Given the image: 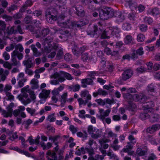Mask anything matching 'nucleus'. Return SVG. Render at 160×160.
I'll return each instance as SVG.
<instances>
[{"label": "nucleus", "mask_w": 160, "mask_h": 160, "mask_svg": "<svg viewBox=\"0 0 160 160\" xmlns=\"http://www.w3.org/2000/svg\"><path fill=\"white\" fill-rule=\"evenodd\" d=\"M124 42L126 44H132L133 43V39L131 35H128L124 38Z\"/></svg>", "instance_id": "nucleus-21"}, {"label": "nucleus", "mask_w": 160, "mask_h": 160, "mask_svg": "<svg viewBox=\"0 0 160 160\" xmlns=\"http://www.w3.org/2000/svg\"><path fill=\"white\" fill-rule=\"evenodd\" d=\"M135 15V14L133 12H131L128 14V17L131 22L135 20L136 17Z\"/></svg>", "instance_id": "nucleus-37"}, {"label": "nucleus", "mask_w": 160, "mask_h": 160, "mask_svg": "<svg viewBox=\"0 0 160 160\" xmlns=\"http://www.w3.org/2000/svg\"><path fill=\"white\" fill-rule=\"evenodd\" d=\"M113 9L111 8L104 6L99 11L100 18L102 20H107L113 17Z\"/></svg>", "instance_id": "nucleus-2"}, {"label": "nucleus", "mask_w": 160, "mask_h": 160, "mask_svg": "<svg viewBox=\"0 0 160 160\" xmlns=\"http://www.w3.org/2000/svg\"><path fill=\"white\" fill-rule=\"evenodd\" d=\"M136 70L138 73H141L146 71L147 69L145 68L144 67L141 66L137 68Z\"/></svg>", "instance_id": "nucleus-42"}, {"label": "nucleus", "mask_w": 160, "mask_h": 160, "mask_svg": "<svg viewBox=\"0 0 160 160\" xmlns=\"http://www.w3.org/2000/svg\"><path fill=\"white\" fill-rule=\"evenodd\" d=\"M17 31L14 30V27H12L9 30H8L7 33L8 35H11L12 34H15Z\"/></svg>", "instance_id": "nucleus-44"}, {"label": "nucleus", "mask_w": 160, "mask_h": 160, "mask_svg": "<svg viewBox=\"0 0 160 160\" xmlns=\"http://www.w3.org/2000/svg\"><path fill=\"white\" fill-rule=\"evenodd\" d=\"M105 52L107 55H111L112 53V50L111 48H109L108 47H106L104 49Z\"/></svg>", "instance_id": "nucleus-58"}, {"label": "nucleus", "mask_w": 160, "mask_h": 160, "mask_svg": "<svg viewBox=\"0 0 160 160\" xmlns=\"http://www.w3.org/2000/svg\"><path fill=\"white\" fill-rule=\"evenodd\" d=\"M27 112L31 114V116H33V114L35 112L36 110L35 109H32L30 108H26Z\"/></svg>", "instance_id": "nucleus-55"}, {"label": "nucleus", "mask_w": 160, "mask_h": 160, "mask_svg": "<svg viewBox=\"0 0 160 160\" xmlns=\"http://www.w3.org/2000/svg\"><path fill=\"white\" fill-rule=\"evenodd\" d=\"M113 36L112 31L111 29L104 31L101 35L102 38H109Z\"/></svg>", "instance_id": "nucleus-14"}, {"label": "nucleus", "mask_w": 160, "mask_h": 160, "mask_svg": "<svg viewBox=\"0 0 160 160\" xmlns=\"http://www.w3.org/2000/svg\"><path fill=\"white\" fill-rule=\"evenodd\" d=\"M136 141L132 142H128V144L126 146V148H124L122 149V151L124 152H128L130 150L132 149L133 147L132 144H134L136 143Z\"/></svg>", "instance_id": "nucleus-19"}, {"label": "nucleus", "mask_w": 160, "mask_h": 160, "mask_svg": "<svg viewBox=\"0 0 160 160\" xmlns=\"http://www.w3.org/2000/svg\"><path fill=\"white\" fill-rule=\"evenodd\" d=\"M34 16H36L37 17L41 16L42 14V11H35L33 12Z\"/></svg>", "instance_id": "nucleus-61"}, {"label": "nucleus", "mask_w": 160, "mask_h": 160, "mask_svg": "<svg viewBox=\"0 0 160 160\" xmlns=\"http://www.w3.org/2000/svg\"><path fill=\"white\" fill-rule=\"evenodd\" d=\"M98 92L99 95L105 96L108 94V92L107 91L103 90L101 88H99L98 90Z\"/></svg>", "instance_id": "nucleus-50"}, {"label": "nucleus", "mask_w": 160, "mask_h": 160, "mask_svg": "<svg viewBox=\"0 0 160 160\" xmlns=\"http://www.w3.org/2000/svg\"><path fill=\"white\" fill-rule=\"evenodd\" d=\"M160 116L157 114H154L149 117L150 121L152 122H158L159 120Z\"/></svg>", "instance_id": "nucleus-20"}, {"label": "nucleus", "mask_w": 160, "mask_h": 160, "mask_svg": "<svg viewBox=\"0 0 160 160\" xmlns=\"http://www.w3.org/2000/svg\"><path fill=\"white\" fill-rule=\"evenodd\" d=\"M18 138V136L17 135V132H15L12 134V136L9 138V139L12 141H13L14 139H16Z\"/></svg>", "instance_id": "nucleus-62"}, {"label": "nucleus", "mask_w": 160, "mask_h": 160, "mask_svg": "<svg viewBox=\"0 0 160 160\" xmlns=\"http://www.w3.org/2000/svg\"><path fill=\"white\" fill-rule=\"evenodd\" d=\"M6 97L8 98L7 100H9L10 101H14V96L12 95L11 93L10 92H6L5 93Z\"/></svg>", "instance_id": "nucleus-41"}, {"label": "nucleus", "mask_w": 160, "mask_h": 160, "mask_svg": "<svg viewBox=\"0 0 160 160\" xmlns=\"http://www.w3.org/2000/svg\"><path fill=\"white\" fill-rule=\"evenodd\" d=\"M123 96L124 98H126L127 100H130L129 101L131 102L133 100V94L132 95L127 92L126 93L123 94Z\"/></svg>", "instance_id": "nucleus-29"}, {"label": "nucleus", "mask_w": 160, "mask_h": 160, "mask_svg": "<svg viewBox=\"0 0 160 160\" xmlns=\"http://www.w3.org/2000/svg\"><path fill=\"white\" fill-rule=\"evenodd\" d=\"M154 106L153 102L150 101L144 103L142 108L144 112H152L154 111V109L152 108Z\"/></svg>", "instance_id": "nucleus-6"}, {"label": "nucleus", "mask_w": 160, "mask_h": 160, "mask_svg": "<svg viewBox=\"0 0 160 160\" xmlns=\"http://www.w3.org/2000/svg\"><path fill=\"white\" fill-rule=\"evenodd\" d=\"M27 79L26 78H23L20 80L18 82V86L20 88L22 87L24 85V83L26 81Z\"/></svg>", "instance_id": "nucleus-46"}, {"label": "nucleus", "mask_w": 160, "mask_h": 160, "mask_svg": "<svg viewBox=\"0 0 160 160\" xmlns=\"http://www.w3.org/2000/svg\"><path fill=\"white\" fill-rule=\"evenodd\" d=\"M43 40H44V43H47L48 45H49V43L52 41L53 38L51 36H48Z\"/></svg>", "instance_id": "nucleus-43"}, {"label": "nucleus", "mask_w": 160, "mask_h": 160, "mask_svg": "<svg viewBox=\"0 0 160 160\" xmlns=\"http://www.w3.org/2000/svg\"><path fill=\"white\" fill-rule=\"evenodd\" d=\"M12 88V87L11 86L7 84L6 85L3 90L5 92V93H6V92H9L8 91L11 89Z\"/></svg>", "instance_id": "nucleus-56"}, {"label": "nucleus", "mask_w": 160, "mask_h": 160, "mask_svg": "<svg viewBox=\"0 0 160 160\" xmlns=\"http://www.w3.org/2000/svg\"><path fill=\"white\" fill-rule=\"evenodd\" d=\"M71 12L74 13L78 16L83 17L85 15V11L82 6H79L78 7L73 6L70 10Z\"/></svg>", "instance_id": "nucleus-4"}, {"label": "nucleus", "mask_w": 160, "mask_h": 160, "mask_svg": "<svg viewBox=\"0 0 160 160\" xmlns=\"http://www.w3.org/2000/svg\"><path fill=\"white\" fill-rule=\"evenodd\" d=\"M148 112H144L143 113H141L139 116V118L142 120H144L149 118L150 116L148 114Z\"/></svg>", "instance_id": "nucleus-27"}, {"label": "nucleus", "mask_w": 160, "mask_h": 160, "mask_svg": "<svg viewBox=\"0 0 160 160\" xmlns=\"http://www.w3.org/2000/svg\"><path fill=\"white\" fill-rule=\"evenodd\" d=\"M60 73L64 77H65L67 79L71 80L73 79L71 74L69 73L63 71H61Z\"/></svg>", "instance_id": "nucleus-35"}, {"label": "nucleus", "mask_w": 160, "mask_h": 160, "mask_svg": "<svg viewBox=\"0 0 160 160\" xmlns=\"http://www.w3.org/2000/svg\"><path fill=\"white\" fill-rule=\"evenodd\" d=\"M133 74L132 70L130 69L125 70L122 74V78L123 81H126L129 79Z\"/></svg>", "instance_id": "nucleus-7"}, {"label": "nucleus", "mask_w": 160, "mask_h": 160, "mask_svg": "<svg viewBox=\"0 0 160 160\" xmlns=\"http://www.w3.org/2000/svg\"><path fill=\"white\" fill-rule=\"evenodd\" d=\"M160 128V125L159 124H155L148 128L146 130V131L147 132L152 133Z\"/></svg>", "instance_id": "nucleus-11"}, {"label": "nucleus", "mask_w": 160, "mask_h": 160, "mask_svg": "<svg viewBox=\"0 0 160 160\" xmlns=\"http://www.w3.org/2000/svg\"><path fill=\"white\" fill-rule=\"evenodd\" d=\"M88 21L85 19H82L78 22L73 20H68L65 22H62L63 25H65L66 28H68V29L72 28L74 27L81 28L83 26L87 24Z\"/></svg>", "instance_id": "nucleus-1"}, {"label": "nucleus", "mask_w": 160, "mask_h": 160, "mask_svg": "<svg viewBox=\"0 0 160 160\" xmlns=\"http://www.w3.org/2000/svg\"><path fill=\"white\" fill-rule=\"evenodd\" d=\"M112 53L111 55L112 56H116L117 57V59H120V56L119 55V52L118 51H115L114 50H113V51H112Z\"/></svg>", "instance_id": "nucleus-51"}, {"label": "nucleus", "mask_w": 160, "mask_h": 160, "mask_svg": "<svg viewBox=\"0 0 160 160\" xmlns=\"http://www.w3.org/2000/svg\"><path fill=\"white\" fill-rule=\"evenodd\" d=\"M85 150H86L89 153V157L92 156L94 154L93 149L91 147L90 148H88L87 147L85 148Z\"/></svg>", "instance_id": "nucleus-33"}, {"label": "nucleus", "mask_w": 160, "mask_h": 160, "mask_svg": "<svg viewBox=\"0 0 160 160\" xmlns=\"http://www.w3.org/2000/svg\"><path fill=\"white\" fill-rule=\"evenodd\" d=\"M28 92L29 93L30 95V98L32 100H34L36 99V96L34 91L28 90Z\"/></svg>", "instance_id": "nucleus-63"}, {"label": "nucleus", "mask_w": 160, "mask_h": 160, "mask_svg": "<svg viewBox=\"0 0 160 160\" xmlns=\"http://www.w3.org/2000/svg\"><path fill=\"white\" fill-rule=\"evenodd\" d=\"M18 7L17 5L13 4L11 5V6L8 8L7 9L9 12H10L12 11L17 9H18Z\"/></svg>", "instance_id": "nucleus-39"}, {"label": "nucleus", "mask_w": 160, "mask_h": 160, "mask_svg": "<svg viewBox=\"0 0 160 160\" xmlns=\"http://www.w3.org/2000/svg\"><path fill=\"white\" fill-rule=\"evenodd\" d=\"M81 96L82 98H86L88 99L91 100V95L89 94V92L88 90L82 91L81 92Z\"/></svg>", "instance_id": "nucleus-22"}, {"label": "nucleus", "mask_w": 160, "mask_h": 160, "mask_svg": "<svg viewBox=\"0 0 160 160\" xmlns=\"http://www.w3.org/2000/svg\"><path fill=\"white\" fill-rule=\"evenodd\" d=\"M71 55L69 53H66L64 56V59L66 61L69 62L71 59Z\"/></svg>", "instance_id": "nucleus-52"}, {"label": "nucleus", "mask_w": 160, "mask_h": 160, "mask_svg": "<svg viewBox=\"0 0 160 160\" xmlns=\"http://www.w3.org/2000/svg\"><path fill=\"white\" fill-rule=\"evenodd\" d=\"M131 25L128 23H124L122 25L123 30L128 32H129L131 30Z\"/></svg>", "instance_id": "nucleus-26"}, {"label": "nucleus", "mask_w": 160, "mask_h": 160, "mask_svg": "<svg viewBox=\"0 0 160 160\" xmlns=\"http://www.w3.org/2000/svg\"><path fill=\"white\" fill-rule=\"evenodd\" d=\"M146 97L145 96L138 95L136 94H133V100L136 101H139L143 103L146 99Z\"/></svg>", "instance_id": "nucleus-13"}, {"label": "nucleus", "mask_w": 160, "mask_h": 160, "mask_svg": "<svg viewBox=\"0 0 160 160\" xmlns=\"http://www.w3.org/2000/svg\"><path fill=\"white\" fill-rule=\"evenodd\" d=\"M111 30L113 36L115 35L116 37H119L120 30L117 27H113Z\"/></svg>", "instance_id": "nucleus-23"}, {"label": "nucleus", "mask_w": 160, "mask_h": 160, "mask_svg": "<svg viewBox=\"0 0 160 160\" xmlns=\"http://www.w3.org/2000/svg\"><path fill=\"white\" fill-rule=\"evenodd\" d=\"M32 16L30 15L26 16L25 17L24 19V21L25 23L26 24H29L32 22Z\"/></svg>", "instance_id": "nucleus-32"}, {"label": "nucleus", "mask_w": 160, "mask_h": 160, "mask_svg": "<svg viewBox=\"0 0 160 160\" xmlns=\"http://www.w3.org/2000/svg\"><path fill=\"white\" fill-rule=\"evenodd\" d=\"M23 64L28 68H31L33 67L35 64L34 61H32V58H28L27 60L23 61Z\"/></svg>", "instance_id": "nucleus-9"}, {"label": "nucleus", "mask_w": 160, "mask_h": 160, "mask_svg": "<svg viewBox=\"0 0 160 160\" xmlns=\"http://www.w3.org/2000/svg\"><path fill=\"white\" fill-rule=\"evenodd\" d=\"M70 90H72L73 92H75L79 90L80 88V86L79 84H76L74 85H72L69 88Z\"/></svg>", "instance_id": "nucleus-31"}, {"label": "nucleus", "mask_w": 160, "mask_h": 160, "mask_svg": "<svg viewBox=\"0 0 160 160\" xmlns=\"http://www.w3.org/2000/svg\"><path fill=\"white\" fill-rule=\"evenodd\" d=\"M72 52L74 55L78 56L80 54L79 48L77 47V46L75 44H74L72 47Z\"/></svg>", "instance_id": "nucleus-24"}, {"label": "nucleus", "mask_w": 160, "mask_h": 160, "mask_svg": "<svg viewBox=\"0 0 160 160\" xmlns=\"http://www.w3.org/2000/svg\"><path fill=\"white\" fill-rule=\"evenodd\" d=\"M22 14L19 12L16 13L13 16V17L15 19H18L22 18Z\"/></svg>", "instance_id": "nucleus-53"}, {"label": "nucleus", "mask_w": 160, "mask_h": 160, "mask_svg": "<svg viewBox=\"0 0 160 160\" xmlns=\"http://www.w3.org/2000/svg\"><path fill=\"white\" fill-rule=\"evenodd\" d=\"M145 37L142 34H139L137 36V40L138 42H142L144 41Z\"/></svg>", "instance_id": "nucleus-45"}, {"label": "nucleus", "mask_w": 160, "mask_h": 160, "mask_svg": "<svg viewBox=\"0 0 160 160\" xmlns=\"http://www.w3.org/2000/svg\"><path fill=\"white\" fill-rule=\"evenodd\" d=\"M50 31V30L48 28H44L42 29L41 31V33L42 35V36L43 37H45L47 34H48L49 32Z\"/></svg>", "instance_id": "nucleus-40"}, {"label": "nucleus", "mask_w": 160, "mask_h": 160, "mask_svg": "<svg viewBox=\"0 0 160 160\" xmlns=\"http://www.w3.org/2000/svg\"><path fill=\"white\" fill-rule=\"evenodd\" d=\"M99 73L98 71H92L90 72H89L88 74V76L90 77L92 79H95L94 77L95 75H98L99 74Z\"/></svg>", "instance_id": "nucleus-38"}, {"label": "nucleus", "mask_w": 160, "mask_h": 160, "mask_svg": "<svg viewBox=\"0 0 160 160\" xmlns=\"http://www.w3.org/2000/svg\"><path fill=\"white\" fill-rule=\"evenodd\" d=\"M11 61L12 62L11 63L12 66H17L20 63V62L17 61L16 57H11Z\"/></svg>", "instance_id": "nucleus-36"}, {"label": "nucleus", "mask_w": 160, "mask_h": 160, "mask_svg": "<svg viewBox=\"0 0 160 160\" xmlns=\"http://www.w3.org/2000/svg\"><path fill=\"white\" fill-rule=\"evenodd\" d=\"M143 48L140 47L136 51V53L139 55H142L144 53V51L143 50Z\"/></svg>", "instance_id": "nucleus-54"}, {"label": "nucleus", "mask_w": 160, "mask_h": 160, "mask_svg": "<svg viewBox=\"0 0 160 160\" xmlns=\"http://www.w3.org/2000/svg\"><path fill=\"white\" fill-rule=\"evenodd\" d=\"M30 47L33 52V55L36 57H38L41 55L42 53L40 52H38L37 49L36 48L34 44H32Z\"/></svg>", "instance_id": "nucleus-18"}, {"label": "nucleus", "mask_w": 160, "mask_h": 160, "mask_svg": "<svg viewBox=\"0 0 160 160\" xmlns=\"http://www.w3.org/2000/svg\"><path fill=\"white\" fill-rule=\"evenodd\" d=\"M94 130H93V126L92 125H89L88 126V133L89 134H91L93 132H94L95 130V129H94Z\"/></svg>", "instance_id": "nucleus-57"}, {"label": "nucleus", "mask_w": 160, "mask_h": 160, "mask_svg": "<svg viewBox=\"0 0 160 160\" xmlns=\"http://www.w3.org/2000/svg\"><path fill=\"white\" fill-rule=\"evenodd\" d=\"M148 14L151 15L153 16H156L160 14L159 9L155 8H153L149 9L148 11Z\"/></svg>", "instance_id": "nucleus-15"}, {"label": "nucleus", "mask_w": 160, "mask_h": 160, "mask_svg": "<svg viewBox=\"0 0 160 160\" xmlns=\"http://www.w3.org/2000/svg\"><path fill=\"white\" fill-rule=\"evenodd\" d=\"M63 54V51L62 50H59L57 54L56 58L58 59H60L61 58Z\"/></svg>", "instance_id": "nucleus-59"}, {"label": "nucleus", "mask_w": 160, "mask_h": 160, "mask_svg": "<svg viewBox=\"0 0 160 160\" xmlns=\"http://www.w3.org/2000/svg\"><path fill=\"white\" fill-rule=\"evenodd\" d=\"M113 17L114 16L115 17L118 18V20L121 22L122 21L125 19V18L124 15L122 14L120 12L116 11L114 12L113 10Z\"/></svg>", "instance_id": "nucleus-17"}, {"label": "nucleus", "mask_w": 160, "mask_h": 160, "mask_svg": "<svg viewBox=\"0 0 160 160\" xmlns=\"http://www.w3.org/2000/svg\"><path fill=\"white\" fill-rule=\"evenodd\" d=\"M83 4L85 5L89 4V8H90V5L91 4L92 2H94V0H81Z\"/></svg>", "instance_id": "nucleus-48"}, {"label": "nucleus", "mask_w": 160, "mask_h": 160, "mask_svg": "<svg viewBox=\"0 0 160 160\" xmlns=\"http://www.w3.org/2000/svg\"><path fill=\"white\" fill-rule=\"evenodd\" d=\"M100 155L98 154H96L95 155V158H94L93 156H91L89 157L88 158V160H98Z\"/></svg>", "instance_id": "nucleus-64"}, {"label": "nucleus", "mask_w": 160, "mask_h": 160, "mask_svg": "<svg viewBox=\"0 0 160 160\" xmlns=\"http://www.w3.org/2000/svg\"><path fill=\"white\" fill-rule=\"evenodd\" d=\"M87 34L91 37L97 38L102 33V31L101 30H99L97 25H94L93 26V29L90 30L88 29L87 31Z\"/></svg>", "instance_id": "nucleus-5"}, {"label": "nucleus", "mask_w": 160, "mask_h": 160, "mask_svg": "<svg viewBox=\"0 0 160 160\" xmlns=\"http://www.w3.org/2000/svg\"><path fill=\"white\" fill-rule=\"evenodd\" d=\"M50 92V91L49 90H46L45 89H42V92L39 94V97L41 98L46 99L49 95Z\"/></svg>", "instance_id": "nucleus-16"}, {"label": "nucleus", "mask_w": 160, "mask_h": 160, "mask_svg": "<svg viewBox=\"0 0 160 160\" xmlns=\"http://www.w3.org/2000/svg\"><path fill=\"white\" fill-rule=\"evenodd\" d=\"M81 87L86 88L87 87V85H92L93 84V81L92 79L90 78H87L81 80Z\"/></svg>", "instance_id": "nucleus-10"}, {"label": "nucleus", "mask_w": 160, "mask_h": 160, "mask_svg": "<svg viewBox=\"0 0 160 160\" xmlns=\"http://www.w3.org/2000/svg\"><path fill=\"white\" fill-rule=\"evenodd\" d=\"M12 66L11 64L8 62H5L3 64V66L6 68H8L9 69H11Z\"/></svg>", "instance_id": "nucleus-60"}, {"label": "nucleus", "mask_w": 160, "mask_h": 160, "mask_svg": "<svg viewBox=\"0 0 160 160\" xmlns=\"http://www.w3.org/2000/svg\"><path fill=\"white\" fill-rule=\"evenodd\" d=\"M128 103L129 104L128 108V109L130 110H133V109L135 108L136 105L131 101H128Z\"/></svg>", "instance_id": "nucleus-47"}, {"label": "nucleus", "mask_w": 160, "mask_h": 160, "mask_svg": "<svg viewBox=\"0 0 160 160\" xmlns=\"http://www.w3.org/2000/svg\"><path fill=\"white\" fill-rule=\"evenodd\" d=\"M41 147L42 148L43 150H48L52 147V144L50 142H48L46 145H45L43 142H41L40 143Z\"/></svg>", "instance_id": "nucleus-25"}, {"label": "nucleus", "mask_w": 160, "mask_h": 160, "mask_svg": "<svg viewBox=\"0 0 160 160\" xmlns=\"http://www.w3.org/2000/svg\"><path fill=\"white\" fill-rule=\"evenodd\" d=\"M7 108L8 112H7L6 115H4V117L7 118L9 117H11L12 116V112L13 111L12 108L8 106L7 107Z\"/></svg>", "instance_id": "nucleus-28"}, {"label": "nucleus", "mask_w": 160, "mask_h": 160, "mask_svg": "<svg viewBox=\"0 0 160 160\" xmlns=\"http://www.w3.org/2000/svg\"><path fill=\"white\" fill-rule=\"evenodd\" d=\"M58 11L54 8H48L47 9L45 12V17L48 21V19L50 20L51 19L52 20H56L58 19H60L63 20L65 17L63 16H60L58 18Z\"/></svg>", "instance_id": "nucleus-3"}, {"label": "nucleus", "mask_w": 160, "mask_h": 160, "mask_svg": "<svg viewBox=\"0 0 160 160\" xmlns=\"http://www.w3.org/2000/svg\"><path fill=\"white\" fill-rule=\"evenodd\" d=\"M111 110L110 109H108L106 110L105 112H103L104 110L103 109H100L99 110V112L100 115L97 116L100 119L102 120L103 122L104 121L105 119V117H108L110 113Z\"/></svg>", "instance_id": "nucleus-8"}, {"label": "nucleus", "mask_w": 160, "mask_h": 160, "mask_svg": "<svg viewBox=\"0 0 160 160\" xmlns=\"http://www.w3.org/2000/svg\"><path fill=\"white\" fill-rule=\"evenodd\" d=\"M17 98L20 101H22V102L24 105H26L27 104L31 102V100L30 99L28 98L26 101H25L22 97H20V95H18Z\"/></svg>", "instance_id": "nucleus-30"}, {"label": "nucleus", "mask_w": 160, "mask_h": 160, "mask_svg": "<svg viewBox=\"0 0 160 160\" xmlns=\"http://www.w3.org/2000/svg\"><path fill=\"white\" fill-rule=\"evenodd\" d=\"M144 21L148 23L149 24H152L153 22L152 19L150 17H145L144 19Z\"/></svg>", "instance_id": "nucleus-49"}, {"label": "nucleus", "mask_w": 160, "mask_h": 160, "mask_svg": "<svg viewBox=\"0 0 160 160\" xmlns=\"http://www.w3.org/2000/svg\"><path fill=\"white\" fill-rule=\"evenodd\" d=\"M137 153L139 156H144L147 153L146 150H142L140 148H138L136 151Z\"/></svg>", "instance_id": "nucleus-34"}, {"label": "nucleus", "mask_w": 160, "mask_h": 160, "mask_svg": "<svg viewBox=\"0 0 160 160\" xmlns=\"http://www.w3.org/2000/svg\"><path fill=\"white\" fill-rule=\"evenodd\" d=\"M60 33L64 36V37L66 38H68L71 36V32L69 31V29L67 28L62 27L60 31Z\"/></svg>", "instance_id": "nucleus-12"}]
</instances>
